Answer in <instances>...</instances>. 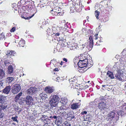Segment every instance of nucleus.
Here are the masks:
<instances>
[{
    "label": "nucleus",
    "mask_w": 126,
    "mask_h": 126,
    "mask_svg": "<svg viewBox=\"0 0 126 126\" xmlns=\"http://www.w3.org/2000/svg\"><path fill=\"white\" fill-rule=\"evenodd\" d=\"M45 90L47 93H51L54 91V90L49 86L46 87Z\"/></svg>",
    "instance_id": "obj_16"
},
{
    "label": "nucleus",
    "mask_w": 126,
    "mask_h": 126,
    "mask_svg": "<svg viewBox=\"0 0 126 126\" xmlns=\"http://www.w3.org/2000/svg\"><path fill=\"white\" fill-rule=\"evenodd\" d=\"M4 71L2 69H0V78L2 79L5 77Z\"/></svg>",
    "instance_id": "obj_24"
},
{
    "label": "nucleus",
    "mask_w": 126,
    "mask_h": 126,
    "mask_svg": "<svg viewBox=\"0 0 126 126\" xmlns=\"http://www.w3.org/2000/svg\"><path fill=\"white\" fill-rule=\"evenodd\" d=\"M4 34L2 33L0 35V37H1V38H2V40H3V39L5 38V36Z\"/></svg>",
    "instance_id": "obj_39"
},
{
    "label": "nucleus",
    "mask_w": 126,
    "mask_h": 126,
    "mask_svg": "<svg viewBox=\"0 0 126 126\" xmlns=\"http://www.w3.org/2000/svg\"><path fill=\"white\" fill-rule=\"evenodd\" d=\"M58 68H55V69H54V70L55 71H58Z\"/></svg>",
    "instance_id": "obj_63"
},
{
    "label": "nucleus",
    "mask_w": 126,
    "mask_h": 126,
    "mask_svg": "<svg viewBox=\"0 0 126 126\" xmlns=\"http://www.w3.org/2000/svg\"><path fill=\"white\" fill-rule=\"evenodd\" d=\"M5 38L4 39H3V40H2V38H1V37H0V42H1V41H3V40H5Z\"/></svg>",
    "instance_id": "obj_55"
},
{
    "label": "nucleus",
    "mask_w": 126,
    "mask_h": 126,
    "mask_svg": "<svg viewBox=\"0 0 126 126\" xmlns=\"http://www.w3.org/2000/svg\"><path fill=\"white\" fill-rule=\"evenodd\" d=\"M56 120V121H57V123H61V121H60V120Z\"/></svg>",
    "instance_id": "obj_60"
},
{
    "label": "nucleus",
    "mask_w": 126,
    "mask_h": 126,
    "mask_svg": "<svg viewBox=\"0 0 126 126\" xmlns=\"http://www.w3.org/2000/svg\"><path fill=\"white\" fill-rule=\"evenodd\" d=\"M99 10L100 11L99 9H99H98L97 10H96L95 11L94 14L95 16H99L100 14Z\"/></svg>",
    "instance_id": "obj_34"
},
{
    "label": "nucleus",
    "mask_w": 126,
    "mask_h": 126,
    "mask_svg": "<svg viewBox=\"0 0 126 126\" xmlns=\"http://www.w3.org/2000/svg\"><path fill=\"white\" fill-rule=\"evenodd\" d=\"M17 6H16L15 7H14V8H13V9H14V10L16 11H17Z\"/></svg>",
    "instance_id": "obj_54"
},
{
    "label": "nucleus",
    "mask_w": 126,
    "mask_h": 126,
    "mask_svg": "<svg viewBox=\"0 0 126 126\" xmlns=\"http://www.w3.org/2000/svg\"><path fill=\"white\" fill-rule=\"evenodd\" d=\"M56 10L58 9V12L57 15L58 16H62L63 15V14L64 13V11L63 10H62L59 7H57L55 9Z\"/></svg>",
    "instance_id": "obj_11"
},
{
    "label": "nucleus",
    "mask_w": 126,
    "mask_h": 126,
    "mask_svg": "<svg viewBox=\"0 0 126 126\" xmlns=\"http://www.w3.org/2000/svg\"><path fill=\"white\" fill-rule=\"evenodd\" d=\"M67 102V101L66 99L64 98L62 99L60 101L59 104H61L62 106L65 105Z\"/></svg>",
    "instance_id": "obj_22"
},
{
    "label": "nucleus",
    "mask_w": 126,
    "mask_h": 126,
    "mask_svg": "<svg viewBox=\"0 0 126 126\" xmlns=\"http://www.w3.org/2000/svg\"><path fill=\"white\" fill-rule=\"evenodd\" d=\"M114 74L115 75V76L116 78L118 79V80H121L122 79L121 78V75L122 74H121L120 73V71H118L117 72L114 73Z\"/></svg>",
    "instance_id": "obj_10"
},
{
    "label": "nucleus",
    "mask_w": 126,
    "mask_h": 126,
    "mask_svg": "<svg viewBox=\"0 0 126 126\" xmlns=\"http://www.w3.org/2000/svg\"><path fill=\"white\" fill-rule=\"evenodd\" d=\"M125 88L126 89V83L125 84Z\"/></svg>",
    "instance_id": "obj_64"
},
{
    "label": "nucleus",
    "mask_w": 126,
    "mask_h": 126,
    "mask_svg": "<svg viewBox=\"0 0 126 126\" xmlns=\"http://www.w3.org/2000/svg\"><path fill=\"white\" fill-rule=\"evenodd\" d=\"M102 17L101 18V20H100L102 21H104V20L103 19V18H104V16H103V17Z\"/></svg>",
    "instance_id": "obj_56"
},
{
    "label": "nucleus",
    "mask_w": 126,
    "mask_h": 126,
    "mask_svg": "<svg viewBox=\"0 0 126 126\" xmlns=\"http://www.w3.org/2000/svg\"><path fill=\"white\" fill-rule=\"evenodd\" d=\"M67 47L69 48L70 50H72L76 48L77 46L76 45H75L74 44H71L69 42L67 44Z\"/></svg>",
    "instance_id": "obj_13"
},
{
    "label": "nucleus",
    "mask_w": 126,
    "mask_h": 126,
    "mask_svg": "<svg viewBox=\"0 0 126 126\" xmlns=\"http://www.w3.org/2000/svg\"><path fill=\"white\" fill-rule=\"evenodd\" d=\"M14 78L13 77H8L6 79V83L9 84H11V86L12 85V82L14 80Z\"/></svg>",
    "instance_id": "obj_14"
},
{
    "label": "nucleus",
    "mask_w": 126,
    "mask_h": 126,
    "mask_svg": "<svg viewBox=\"0 0 126 126\" xmlns=\"http://www.w3.org/2000/svg\"><path fill=\"white\" fill-rule=\"evenodd\" d=\"M98 34H95V40H96L97 39V36L98 35Z\"/></svg>",
    "instance_id": "obj_51"
},
{
    "label": "nucleus",
    "mask_w": 126,
    "mask_h": 126,
    "mask_svg": "<svg viewBox=\"0 0 126 126\" xmlns=\"http://www.w3.org/2000/svg\"><path fill=\"white\" fill-rule=\"evenodd\" d=\"M106 103H105L103 102H101L99 104L98 106V108L100 109L101 110L104 108H105Z\"/></svg>",
    "instance_id": "obj_20"
},
{
    "label": "nucleus",
    "mask_w": 126,
    "mask_h": 126,
    "mask_svg": "<svg viewBox=\"0 0 126 126\" xmlns=\"http://www.w3.org/2000/svg\"><path fill=\"white\" fill-rule=\"evenodd\" d=\"M31 12L29 14L31 16H34L35 15H37V12L36 10L34 9H31Z\"/></svg>",
    "instance_id": "obj_21"
},
{
    "label": "nucleus",
    "mask_w": 126,
    "mask_h": 126,
    "mask_svg": "<svg viewBox=\"0 0 126 126\" xmlns=\"http://www.w3.org/2000/svg\"><path fill=\"white\" fill-rule=\"evenodd\" d=\"M4 64L6 66H8L9 65V64H10L9 63V62L8 61H4Z\"/></svg>",
    "instance_id": "obj_44"
},
{
    "label": "nucleus",
    "mask_w": 126,
    "mask_h": 126,
    "mask_svg": "<svg viewBox=\"0 0 126 126\" xmlns=\"http://www.w3.org/2000/svg\"><path fill=\"white\" fill-rule=\"evenodd\" d=\"M47 116L46 115L43 116L41 118V119L42 120V121L44 120V121H46V120H48Z\"/></svg>",
    "instance_id": "obj_32"
},
{
    "label": "nucleus",
    "mask_w": 126,
    "mask_h": 126,
    "mask_svg": "<svg viewBox=\"0 0 126 126\" xmlns=\"http://www.w3.org/2000/svg\"><path fill=\"white\" fill-rule=\"evenodd\" d=\"M5 96L1 95H0V103H3L6 101Z\"/></svg>",
    "instance_id": "obj_19"
},
{
    "label": "nucleus",
    "mask_w": 126,
    "mask_h": 126,
    "mask_svg": "<svg viewBox=\"0 0 126 126\" xmlns=\"http://www.w3.org/2000/svg\"><path fill=\"white\" fill-rule=\"evenodd\" d=\"M31 0L29 1V2H28V3L25 6L24 8H23L24 10V12L23 13V14L25 15V11L26 10L28 11L30 10H31L32 9V3L31 1Z\"/></svg>",
    "instance_id": "obj_7"
},
{
    "label": "nucleus",
    "mask_w": 126,
    "mask_h": 126,
    "mask_svg": "<svg viewBox=\"0 0 126 126\" xmlns=\"http://www.w3.org/2000/svg\"><path fill=\"white\" fill-rule=\"evenodd\" d=\"M96 18L97 19H99V20H101V18L103 16H96Z\"/></svg>",
    "instance_id": "obj_48"
},
{
    "label": "nucleus",
    "mask_w": 126,
    "mask_h": 126,
    "mask_svg": "<svg viewBox=\"0 0 126 126\" xmlns=\"http://www.w3.org/2000/svg\"><path fill=\"white\" fill-rule=\"evenodd\" d=\"M87 113V112L85 111H84L82 112L81 114H86Z\"/></svg>",
    "instance_id": "obj_50"
},
{
    "label": "nucleus",
    "mask_w": 126,
    "mask_h": 126,
    "mask_svg": "<svg viewBox=\"0 0 126 126\" xmlns=\"http://www.w3.org/2000/svg\"><path fill=\"white\" fill-rule=\"evenodd\" d=\"M112 71H114L113 73L114 72L115 73L117 72L118 71H120L119 69L115 65L114 66L112 69Z\"/></svg>",
    "instance_id": "obj_27"
},
{
    "label": "nucleus",
    "mask_w": 126,
    "mask_h": 126,
    "mask_svg": "<svg viewBox=\"0 0 126 126\" xmlns=\"http://www.w3.org/2000/svg\"><path fill=\"white\" fill-rule=\"evenodd\" d=\"M5 82L3 81L0 80V89L3 88L4 86Z\"/></svg>",
    "instance_id": "obj_30"
},
{
    "label": "nucleus",
    "mask_w": 126,
    "mask_h": 126,
    "mask_svg": "<svg viewBox=\"0 0 126 126\" xmlns=\"http://www.w3.org/2000/svg\"><path fill=\"white\" fill-rule=\"evenodd\" d=\"M30 0H21L20 1L18 2L17 4L18 12L20 16H23L24 15L23 14L24 10L23 8L28 3V2Z\"/></svg>",
    "instance_id": "obj_1"
},
{
    "label": "nucleus",
    "mask_w": 126,
    "mask_h": 126,
    "mask_svg": "<svg viewBox=\"0 0 126 126\" xmlns=\"http://www.w3.org/2000/svg\"><path fill=\"white\" fill-rule=\"evenodd\" d=\"M25 101L27 105H30L33 103V100L32 96L28 95L26 97Z\"/></svg>",
    "instance_id": "obj_8"
},
{
    "label": "nucleus",
    "mask_w": 126,
    "mask_h": 126,
    "mask_svg": "<svg viewBox=\"0 0 126 126\" xmlns=\"http://www.w3.org/2000/svg\"><path fill=\"white\" fill-rule=\"evenodd\" d=\"M75 11L77 12H81L82 9L81 8V6L79 4H75L74 6Z\"/></svg>",
    "instance_id": "obj_12"
},
{
    "label": "nucleus",
    "mask_w": 126,
    "mask_h": 126,
    "mask_svg": "<svg viewBox=\"0 0 126 126\" xmlns=\"http://www.w3.org/2000/svg\"><path fill=\"white\" fill-rule=\"evenodd\" d=\"M17 118L18 116H16L15 117H12L11 118V119L13 121H15L17 122H18V121L17 119Z\"/></svg>",
    "instance_id": "obj_35"
},
{
    "label": "nucleus",
    "mask_w": 126,
    "mask_h": 126,
    "mask_svg": "<svg viewBox=\"0 0 126 126\" xmlns=\"http://www.w3.org/2000/svg\"><path fill=\"white\" fill-rule=\"evenodd\" d=\"M107 5V3L105 0L101 1L100 2L99 5V10L101 13L103 14L106 13V11L105 7H106Z\"/></svg>",
    "instance_id": "obj_5"
},
{
    "label": "nucleus",
    "mask_w": 126,
    "mask_h": 126,
    "mask_svg": "<svg viewBox=\"0 0 126 126\" xmlns=\"http://www.w3.org/2000/svg\"><path fill=\"white\" fill-rule=\"evenodd\" d=\"M18 44L17 45V47H23L25 44V41L23 39H21V40L18 42Z\"/></svg>",
    "instance_id": "obj_18"
},
{
    "label": "nucleus",
    "mask_w": 126,
    "mask_h": 126,
    "mask_svg": "<svg viewBox=\"0 0 126 126\" xmlns=\"http://www.w3.org/2000/svg\"><path fill=\"white\" fill-rule=\"evenodd\" d=\"M79 107V103H73L71 105V107L72 109H76L78 108Z\"/></svg>",
    "instance_id": "obj_17"
},
{
    "label": "nucleus",
    "mask_w": 126,
    "mask_h": 126,
    "mask_svg": "<svg viewBox=\"0 0 126 126\" xmlns=\"http://www.w3.org/2000/svg\"><path fill=\"white\" fill-rule=\"evenodd\" d=\"M37 88L35 87H32L30 88L28 90L27 93L28 94H32L36 93L37 90Z\"/></svg>",
    "instance_id": "obj_9"
},
{
    "label": "nucleus",
    "mask_w": 126,
    "mask_h": 126,
    "mask_svg": "<svg viewBox=\"0 0 126 126\" xmlns=\"http://www.w3.org/2000/svg\"><path fill=\"white\" fill-rule=\"evenodd\" d=\"M21 88L19 84H16L14 85L12 88V92L14 94H16L21 90Z\"/></svg>",
    "instance_id": "obj_6"
},
{
    "label": "nucleus",
    "mask_w": 126,
    "mask_h": 126,
    "mask_svg": "<svg viewBox=\"0 0 126 126\" xmlns=\"http://www.w3.org/2000/svg\"><path fill=\"white\" fill-rule=\"evenodd\" d=\"M12 54V52L11 51H7V54L8 56H9L10 55Z\"/></svg>",
    "instance_id": "obj_38"
},
{
    "label": "nucleus",
    "mask_w": 126,
    "mask_h": 126,
    "mask_svg": "<svg viewBox=\"0 0 126 126\" xmlns=\"http://www.w3.org/2000/svg\"><path fill=\"white\" fill-rule=\"evenodd\" d=\"M50 13H51L52 15L53 16L55 15H56L57 14L58 12H56L55 11H53V10H50Z\"/></svg>",
    "instance_id": "obj_31"
},
{
    "label": "nucleus",
    "mask_w": 126,
    "mask_h": 126,
    "mask_svg": "<svg viewBox=\"0 0 126 126\" xmlns=\"http://www.w3.org/2000/svg\"><path fill=\"white\" fill-rule=\"evenodd\" d=\"M75 80H72V79H71L69 80V82L71 84H73V82H75Z\"/></svg>",
    "instance_id": "obj_42"
},
{
    "label": "nucleus",
    "mask_w": 126,
    "mask_h": 126,
    "mask_svg": "<svg viewBox=\"0 0 126 126\" xmlns=\"http://www.w3.org/2000/svg\"><path fill=\"white\" fill-rule=\"evenodd\" d=\"M87 20L88 21H89V17L88 16L87 17Z\"/></svg>",
    "instance_id": "obj_62"
},
{
    "label": "nucleus",
    "mask_w": 126,
    "mask_h": 126,
    "mask_svg": "<svg viewBox=\"0 0 126 126\" xmlns=\"http://www.w3.org/2000/svg\"><path fill=\"white\" fill-rule=\"evenodd\" d=\"M67 108L66 107L65 105H62V106L60 107V109L62 111V112H63L62 113H63V112H65L66 113V111L67 110Z\"/></svg>",
    "instance_id": "obj_23"
},
{
    "label": "nucleus",
    "mask_w": 126,
    "mask_h": 126,
    "mask_svg": "<svg viewBox=\"0 0 126 126\" xmlns=\"http://www.w3.org/2000/svg\"><path fill=\"white\" fill-rule=\"evenodd\" d=\"M16 30V28L15 27H13L12 28V29L10 30V32H14Z\"/></svg>",
    "instance_id": "obj_43"
},
{
    "label": "nucleus",
    "mask_w": 126,
    "mask_h": 126,
    "mask_svg": "<svg viewBox=\"0 0 126 126\" xmlns=\"http://www.w3.org/2000/svg\"><path fill=\"white\" fill-rule=\"evenodd\" d=\"M63 61H65L66 62H67V59L65 58H64L63 59Z\"/></svg>",
    "instance_id": "obj_59"
},
{
    "label": "nucleus",
    "mask_w": 126,
    "mask_h": 126,
    "mask_svg": "<svg viewBox=\"0 0 126 126\" xmlns=\"http://www.w3.org/2000/svg\"><path fill=\"white\" fill-rule=\"evenodd\" d=\"M45 95V94H41L39 95V97H40L42 99H44V96Z\"/></svg>",
    "instance_id": "obj_40"
},
{
    "label": "nucleus",
    "mask_w": 126,
    "mask_h": 126,
    "mask_svg": "<svg viewBox=\"0 0 126 126\" xmlns=\"http://www.w3.org/2000/svg\"><path fill=\"white\" fill-rule=\"evenodd\" d=\"M4 115V114L2 112H0V118H1L3 117Z\"/></svg>",
    "instance_id": "obj_45"
},
{
    "label": "nucleus",
    "mask_w": 126,
    "mask_h": 126,
    "mask_svg": "<svg viewBox=\"0 0 126 126\" xmlns=\"http://www.w3.org/2000/svg\"><path fill=\"white\" fill-rule=\"evenodd\" d=\"M60 98L58 96L55 95L52 96L51 99L50 100L51 106L53 108L55 107L58 103V101Z\"/></svg>",
    "instance_id": "obj_3"
},
{
    "label": "nucleus",
    "mask_w": 126,
    "mask_h": 126,
    "mask_svg": "<svg viewBox=\"0 0 126 126\" xmlns=\"http://www.w3.org/2000/svg\"><path fill=\"white\" fill-rule=\"evenodd\" d=\"M32 16H29V17H28L27 16H22L21 17L22 18L26 20L29 19L31 18Z\"/></svg>",
    "instance_id": "obj_36"
},
{
    "label": "nucleus",
    "mask_w": 126,
    "mask_h": 126,
    "mask_svg": "<svg viewBox=\"0 0 126 126\" xmlns=\"http://www.w3.org/2000/svg\"><path fill=\"white\" fill-rule=\"evenodd\" d=\"M107 75L112 79L114 78V77L113 76L112 72L110 71H108V72L107 73Z\"/></svg>",
    "instance_id": "obj_26"
},
{
    "label": "nucleus",
    "mask_w": 126,
    "mask_h": 126,
    "mask_svg": "<svg viewBox=\"0 0 126 126\" xmlns=\"http://www.w3.org/2000/svg\"><path fill=\"white\" fill-rule=\"evenodd\" d=\"M53 118H54V119H56V120H58V116L57 117L55 115H54L53 116Z\"/></svg>",
    "instance_id": "obj_49"
},
{
    "label": "nucleus",
    "mask_w": 126,
    "mask_h": 126,
    "mask_svg": "<svg viewBox=\"0 0 126 126\" xmlns=\"http://www.w3.org/2000/svg\"><path fill=\"white\" fill-rule=\"evenodd\" d=\"M109 9V11H111V8H112V6H109L108 7Z\"/></svg>",
    "instance_id": "obj_52"
},
{
    "label": "nucleus",
    "mask_w": 126,
    "mask_h": 126,
    "mask_svg": "<svg viewBox=\"0 0 126 126\" xmlns=\"http://www.w3.org/2000/svg\"><path fill=\"white\" fill-rule=\"evenodd\" d=\"M114 113L113 112H111L109 113L108 115V116L110 117L111 118H113L114 116Z\"/></svg>",
    "instance_id": "obj_33"
},
{
    "label": "nucleus",
    "mask_w": 126,
    "mask_h": 126,
    "mask_svg": "<svg viewBox=\"0 0 126 126\" xmlns=\"http://www.w3.org/2000/svg\"><path fill=\"white\" fill-rule=\"evenodd\" d=\"M13 67L11 65H9L8 67V72L9 74H11L13 72Z\"/></svg>",
    "instance_id": "obj_25"
},
{
    "label": "nucleus",
    "mask_w": 126,
    "mask_h": 126,
    "mask_svg": "<svg viewBox=\"0 0 126 126\" xmlns=\"http://www.w3.org/2000/svg\"><path fill=\"white\" fill-rule=\"evenodd\" d=\"M60 35V33H57L55 34V35L57 36H59Z\"/></svg>",
    "instance_id": "obj_58"
},
{
    "label": "nucleus",
    "mask_w": 126,
    "mask_h": 126,
    "mask_svg": "<svg viewBox=\"0 0 126 126\" xmlns=\"http://www.w3.org/2000/svg\"><path fill=\"white\" fill-rule=\"evenodd\" d=\"M12 6L13 8H14V7L16 6H17V5L16 4V3H13L12 4Z\"/></svg>",
    "instance_id": "obj_46"
},
{
    "label": "nucleus",
    "mask_w": 126,
    "mask_h": 126,
    "mask_svg": "<svg viewBox=\"0 0 126 126\" xmlns=\"http://www.w3.org/2000/svg\"><path fill=\"white\" fill-rule=\"evenodd\" d=\"M11 86L9 85L6 87L3 90V92L6 94H8L11 90Z\"/></svg>",
    "instance_id": "obj_15"
},
{
    "label": "nucleus",
    "mask_w": 126,
    "mask_h": 126,
    "mask_svg": "<svg viewBox=\"0 0 126 126\" xmlns=\"http://www.w3.org/2000/svg\"><path fill=\"white\" fill-rule=\"evenodd\" d=\"M73 113L72 112H70L67 114V116L68 117H70L71 115H72V114Z\"/></svg>",
    "instance_id": "obj_41"
},
{
    "label": "nucleus",
    "mask_w": 126,
    "mask_h": 126,
    "mask_svg": "<svg viewBox=\"0 0 126 126\" xmlns=\"http://www.w3.org/2000/svg\"><path fill=\"white\" fill-rule=\"evenodd\" d=\"M47 120H46V121H44V120H43L42 121L44 122L45 124H46V123H47Z\"/></svg>",
    "instance_id": "obj_61"
},
{
    "label": "nucleus",
    "mask_w": 126,
    "mask_h": 126,
    "mask_svg": "<svg viewBox=\"0 0 126 126\" xmlns=\"http://www.w3.org/2000/svg\"><path fill=\"white\" fill-rule=\"evenodd\" d=\"M102 88L103 90H105V88H106L108 86V85H102Z\"/></svg>",
    "instance_id": "obj_47"
},
{
    "label": "nucleus",
    "mask_w": 126,
    "mask_h": 126,
    "mask_svg": "<svg viewBox=\"0 0 126 126\" xmlns=\"http://www.w3.org/2000/svg\"><path fill=\"white\" fill-rule=\"evenodd\" d=\"M22 93L21 92L20 93L15 97V99L17 100H18L20 96L22 95Z\"/></svg>",
    "instance_id": "obj_29"
},
{
    "label": "nucleus",
    "mask_w": 126,
    "mask_h": 126,
    "mask_svg": "<svg viewBox=\"0 0 126 126\" xmlns=\"http://www.w3.org/2000/svg\"><path fill=\"white\" fill-rule=\"evenodd\" d=\"M71 117V119H74L75 118V116L74 115H71L70 116V117Z\"/></svg>",
    "instance_id": "obj_53"
},
{
    "label": "nucleus",
    "mask_w": 126,
    "mask_h": 126,
    "mask_svg": "<svg viewBox=\"0 0 126 126\" xmlns=\"http://www.w3.org/2000/svg\"><path fill=\"white\" fill-rule=\"evenodd\" d=\"M88 62V60L85 58L83 60H79L78 63V65L79 67L81 68L85 67H87L89 65Z\"/></svg>",
    "instance_id": "obj_4"
},
{
    "label": "nucleus",
    "mask_w": 126,
    "mask_h": 126,
    "mask_svg": "<svg viewBox=\"0 0 126 126\" xmlns=\"http://www.w3.org/2000/svg\"><path fill=\"white\" fill-rule=\"evenodd\" d=\"M59 78H60L59 77H58L56 79V81L59 82Z\"/></svg>",
    "instance_id": "obj_57"
},
{
    "label": "nucleus",
    "mask_w": 126,
    "mask_h": 126,
    "mask_svg": "<svg viewBox=\"0 0 126 126\" xmlns=\"http://www.w3.org/2000/svg\"><path fill=\"white\" fill-rule=\"evenodd\" d=\"M0 106V108H1V109H2V110L5 109H8V108L7 107V104H2Z\"/></svg>",
    "instance_id": "obj_28"
},
{
    "label": "nucleus",
    "mask_w": 126,
    "mask_h": 126,
    "mask_svg": "<svg viewBox=\"0 0 126 126\" xmlns=\"http://www.w3.org/2000/svg\"><path fill=\"white\" fill-rule=\"evenodd\" d=\"M89 41L87 43H85L84 44H82L81 47L82 49L85 48L86 50H88L90 51L92 49L93 44V40H92V37L91 36L89 37Z\"/></svg>",
    "instance_id": "obj_2"
},
{
    "label": "nucleus",
    "mask_w": 126,
    "mask_h": 126,
    "mask_svg": "<svg viewBox=\"0 0 126 126\" xmlns=\"http://www.w3.org/2000/svg\"><path fill=\"white\" fill-rule=\"evenodd\" d=\"M70 12L71 13H73L75 12L74 10H75V6L74 7H71L70 8Z\"/></svg>",
    "instance_id": "obj_37"
}]
</instances>
